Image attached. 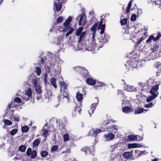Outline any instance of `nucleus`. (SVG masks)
<instances>
[{
    "label": "nucleus",
    "mask_w": 161,
    "mask_h": 161,
    "mask_svg": "<svg viewBox=\"0 0 161 161\" xmlns=\"http://www.w3.org/2000/svg\"><path fill=\"white\" fill-rule=\"evenodd\" d=\"M149 89V86L147 83L144 84V85L143 86H142V90L144 91H147Z\"/></svg>",
    "instance_id": "33"
},
{
    "label": "nucleus",
    "mask_w": 161,
    "mask_h": 161,
    "mask_svg": "<svg viewBox=\"0 0 161 161\" xmlns=\"http://www.w3.org/2000/svg\"><path fill=\"white\" fill-rule=\"evenodd\" d=\"M35 91V94L36 96V98L37 100L40 99L42 97V91L41 86L40 85L33 88Z\"/></svg>",
    "instance_id": "5"
},
{
    "label": "nucleus",
    "mask_w": 161,
    "mask_h": 161,
    "mask_svg": "<svg viewBox=\"0 0 161 161\" xmlns=\"http://www.w3.org/2000/svg\"><path fill=\"white\" fill-rule=\"evenodd\" d=\"M48 154V153L46 151H42L41 152V155L42 157H44Z\"/></svg>",
    "instance_id": "41"
},
{
    "label": "nucleus",
    "mask_w": 161,
    "mask_h": 161,
    "mask_svg": "<svg viewBox=\"0 0 161 161\" xmlns=\"http://www.w3.org/2000/svg\"><path fill=\"white\" fill-rule=\"evenodd\" d=\"M153 103L151 102L147 104H145L144 107L146 108H150L153 106Z\"/></svg>",
    "instance_id": "52"
},
{
    "label": "nucleus",
    "mask_w": 161,
    "mask_h": 161,
    "mask_svg": "<svg viewBox=\"0 0 161 161\" xmlns=\"http://www.w3.org/2000/svg\"><path fill=\"white\" fill-rule=\"evenodd\" d=\"M26 149V147L25 145H21L19 148V150L22 152H24Z\"/></svg>",
    "instance_id": "44"
},
{
    "label": "nucleus",
    "mask_w": 161,
    "mask_h": 161,
    "mask_svg": "<svg viewBox=\"0 0 161 161\" xmlns=\"http://www.w3.org/2000/svg\"><path fill=\"white\" fill-rule=\"evenodd\" d=\"M86 82L88 84L91 85H94L96 82L95 80L90 78L87 79L86 80Z\"/></svg>",
    "instance_id": "23"
},
{
    "label": "nucleus",
    "mask_w": 161,
    "mask_h": 161,
    "mask_svg": "<svg viewBox=\"0 0 161 161\" xmlns=\"http://www.w3.org/2000/svg\"><path fill=\"white\" fill-rule=\"evenodd\" d=\"M74 29L71 26H69L67 27H65L62 31L63 32H66L67 33L65 34V36L67 37L70 34H71L74 31Z\"/></svg>",
    "instance_id": "8"
},
{
    "label": "nucleus",
    "mask_w": 161,
    "mask_h": 161,
    "mask_svg": "<svg viewBox=\"0 0 161 161\" xmlns=\"http://www.w3.org/2000/svg\"><path fill=\"white\" fill-rule=\"evenodd\" d=\"M41 65L40 64H38L36 66H35V72L38 76H39L41 73Z\"/></svg>",
    "instance_id": "17"
},
{
    "label": "nucleus",
    "mask_w": 161,
    "mask_h": 161,
    "mask_svg": "<svg viewBox=\"0 0 161 161\" xmlns=\"http://www.w3.org/2000/svg\"><path fill=\"white\" fill-rule=\"evenodd\" d=\"M106 141H109L113 139L114 137V135L112 133H109L104 136Z\"/></svg>",
    "instance_id": "18"
},
{
    "label": "nucleus",
    "mask_w": 161,
    "mask_h": 161,
    "mask_svg": "<svg viewBox=\"0 0 161 161\" xmlns=\"http://www.w3.org/2000/svg\"><path fill=\"white\" fill-rule=\"evenodd\" d=\"M18 131V129H14L12 130L10 132V134L12 135H14Z\"/></svg>",
    "instance_id": "49"
},
{
    "label": "nucleus",
    "mask_w": 161,
    "mask_h": 161,
    "mask_svg": "<svg viewBox=\"0 0 161 161\" xmlns=\"http://www.w3.org/2000/svg\"><path fill=\"white\" fill-rule=\"evenodd\" d=\"M80 19L79 21V25L84 26L86 22V16L84 14L80 15Z\"/></svg>",
    "instance_id": "9"
},
{
    "label": "nucleus",
    "mask_w": 161,
    "mask_h": 161,
    "mask_svg": "<svg viewBox=\"0 0 161 161\" xmlns=\"http://www.w3.org/2000/svg\"><path fill=\"white\" fill-rule=\"evenodd\" d=\"M86 35V32H83L80 35V37L79 38V42H80V41L83 39L84 37Z\"/></svg>",
    "instance_id": "48"
},
{
    "label": "nucleus",
    "mask_w": 161,
    "mask_h": 161,
    "mask_svg": "<svg viewBox=\"0 0 161 161\" xmlns=\"http://www.w3.org/2000/svg\"><path fill=\"white\" fill-rule=\"evenodd\" d=\"M23 94L22 98L25 101H28L32 98V91L30 88H26Z\"/></svg>",
    "instance_id": "4"
},
{
    "label": "nucleus",
    "mask_w": 161,
    "mask_h": 161,
    "mask_svg": "<svg viewBox=\"0 0 161 161\" xmlns=\"http://www.w3.org/2000/svg\"><path fill=\"white\" fill-rule=\"evenodd\" d=\"M58 149V147L57 145H54L53 146L51 149V151L52 152H53L56 151Z\"/></svg>",
    "instance_id": "43"
},
{
    "label": "nucleus",
    "mask_w": 161,
    "mask_h": 161,
    "mask_svg": "<svg viewBox=\"0 0 161 161\" xmlns=\"http://www.w3.org/2000/svg\"><path fill=\"white\" fill-rule=\"evenodd\" d=\"M128 138L130 141H134L137 140V137L136 136L130 135L128 136Z\"/></svg>",
    "instance_id": "37"
},
{
    "label": "nucleus",
    "mask_w": 161,
    "mask_h": 161,
    "mask_svg": "<svg viewBox=\"0 0 161 161\" xmlns=\"http://www.w3.org/2000/svg\"><path fill=\"white\" fill-rule=\"evenodd\" d=\"M3 122L5 124V125H11L12 124V123L11 121L8 119H3Z\"/></svg>",
    "instance_id": "34"
},
{
    "label": "nucleus",
    "mask_w": 161,
    "mask_h": 161,
    "mask_svg": "<svg viewBox=\"0 0 161 161\" xmlns=\"http://www.w3.org/2000/svg\"><path fill=\"white\" fill-rule=\"evenodd\" d=\"M105 130H102L101 129L96 128L94 129L92 128L90 130L89 134L91 136H93L95 137L97 134Z\"/></svg>",
    "instance_id": "6"
},
{
    "label": "nucleus",
    "mask_w": 161,
    "mask_h": 161,
    "mask_svg": "<svg viewBox=\"0 0 161 161\" xmlns=\"http://www.w3.org/2000/svg\"><path fill=\"white\" fill-rule=\"evenodd\" d=\"M76 98L78 101H81L82 99V95L79 92L76 93Z\"/></svg>",
    "instance_id": "31"
},
{
    "label": "nucleus",
    "mask_w": 161,
    "mask_h": 161,
    "mask_svg": "<svg viewBox=\"0 0 161 161\" xmlns=\"http://www.w3.org/2000/svg\"><path fill=\"white\" fill-rule=\"evenodd\" d=\"M105 25L104 24H102V21H101L99 24L98 29L101 30L100 34L102 35L100 37L99 40H102L104 42H107L108 41V39L109 37L108 35L105 34H103L104 31Z\"/></svg>",
    "instance_id": "2"
},
{
    "label": "nucleus",
    "mask_w": 161,
    "mask_h": 161,
    "mask_svg": "<svg viewBox=\"0 0 161 161\" xmlns=\"http://www.w3.org/2000/svg\"><path fill=\"white\" fill-rule=\"evenodd\" d=\"M131 5H132V2L131 1H130V2H129V3L128 6L126 9V14H128L130 12V8L131 7Z\"/></svg>",
    "instance_id": "32"
},
{
    "label": "nucleus",
    "mask_w": 161,
    "mask_h": 161,
    "mask_svg": "<svg viewBox=\"0 0 161 161\" xmlns=\"http://www.w3.org/2000/svg\"><path fill=\"white\" fill-rule=\"evenodd\" d=\"M110 120L108 119V120H104L103 122V124L104 125H107L110 122Z\"/></svg>",
    "instance_id": "63"
},
{
    "label": "nucleus",
    "mask_w": 161,
    "mask_h": 161,
    "mask_svg": "<svg viewBox=\"0 0 161 161\" xmlns=\"http://www.w3.org/2000/svg\"><path fill=\"white\" fill-rule=\"evenodd\" d=\"M95 99L97 100V102L96 103H92L90 107V109L88 112L90 116H91L92 114L93 113L94 110L96 109L97 105L98 104V99L96 97Z\"/></svg>",
    "instance_id": "7"
},
{
    "label": "nucleus",
    "mask_w": 161,
    "mask_h": 161,
    "mask_svg": "<svg viewBox=\"0 0 161 161\" xmlns=\"http://www.w3.org/2000/svg\"><path fill=\"white\" fill-rule=\"evenodd\" d=\"M67 86L66 84H64V85L60 86V91L62 92V90H67Z\"/></svg>",
    "instance_id": "54"
},
{
    "label": "nucleus",
    "mask_w": 161,
    "mask_h": 161,
    "mask_svg": "<svg viewBox=\"0 0 161 161\" xmlns=\"http://www.w3.org/2000/svg\"><path fill=\"white\" fill-rule=\"evenodd\" d=\"M69 94L67 90H63V92H61V94L58 95V100H59L60 99H63L64 97L68 98L69 97Z\"/></svg>",
    "instance_id": "13"
},
{
    "label": "nucleus",
    "mask_w": 161,
    "mask_h": 161,
    "mask_svg": "<svg viewBox=\"0 0 161 161\" xmlns=\"http://www.w3.org/2000/svg\"><path fill=\"white\" fill-rule=\"evenodd\" d=\"M127 103V99L125 98L124 100H123L122 102V106L123 107L125 106V104H126V103Z\"/></svg>",
    "instance_id": "57"
},
{
    "label": "nucleus",
    "mask_w": 161,
    "mask_h": 161,
    "mask_svg": "<svg viewBox=\"0 0 161 161\" xmlns=\"http://www.w3.org/2000/svg\"><path fill=\"white\" fill-rule=\"evenodd\" d=\"M58 1H57V0H56L54 3V7H55L56 10L57 11H59L60 10L62 6L61 4L59 3Z\"/></svg>",
    "instance_id": "20"
},
{
    "label": "nucleus",
    "mask_w": 161,
    "mask_h": 161,
    "mask_svg": "<svg viewBox=\"0 0 161 161\" xmlns=\"http://www.w3.org/2000/svg\"><path fill=\"white\" fill-rule=\"evenodd\" d=\"M123 155L124 157L127 159H130L133 156L132 153L131 152H125Z\"/></svg>",
    "instance_id": "19"
},
{
    "label": "nucleus",
    "mask_w": 161,
    "mask_h": 161,
    "mask_svg": "<svg viewBox=\"0 0 161 161\" xmlns=\"http://www.w3.org/2000/svg\"><path fill=\"white\" fill-rule=\"evenodd\" d=\"M141 42V38L137 42V43L136 45V54H134L132 56H131L130 58L127 62V64L125 65L126 66V68L128 70L131 69L136 68L137 67V64L138 62L140 61L139 59H138L140 57V47L139 45Z\"/></svg>",
    "instance_id": "1"
},
{
    "label": "nucleus",
    "mask_w": 161,
    "mask_h": 161,
    "mask_svg": "<svg viewBox=\"0 0 161 161\" xmlns=\"http://www.w3.org/2000/svg\"><path fill=\"white\" fill-rule=\"evenodd\" d=\"M32 152L31 149L30 148H28L27 150V151H26L27 155L28 156L30 155L31 154Z\"/></svg>",
    "instance_id": "55"
},
{
    "label": "nucleus",
    "mask_w": 161,
    "mask_h": 161,
    "mask_svg": "<svg viewBox=\"0 0 161 161\" xmlns=\"http://www.w3.org/2000/svg\"><path fill=\"white\" fill-rule=\"evenodd\" d=\"M14 101L18 103H20L21 102V100L20 98L19 97H16L14 99Z\"/></svg>",
    "instance_id": "58"
},
{
    "label": "nucleus",
    "mask_w": 161,
    "mask_h": 161,
    "mask_svg": "<svg viewBox=\"0 0 161 161\" xmlns=\"http://www.w3.org/2000/svg\"><path fill=\"white\" fill-rule=\"evenodd\" d=\"M46 125H45L43 127L42 129V131H44L42 134V136H44L45 137H46L48 135V130H46L45 128V126Z\"/></svg>",
    "instance_id": "27"
},
{
    "label": "nucleus",
    "mask_w": 161,
    "mask_h": 161,
    "mask_svg": "<svg viewBox=\"0 0 161 161\" xmlns=\"http://www.w3.org/2000/svg\"><path fill=\"white\" fill-rule=\"evenodd\" d=\"M127 19H121V23L122 25H125L127 24Z\"/></svg>",
    "instance_id": "51"
},
{
    "label": "nucleus",
    "mask_w": 161,
    "mask_h": 161,
    "mask_svg": "<svg viewBox=\"0 0 161 161\" xmlns=\"http://www.w3.org/2000/svg\"><path fill=\"white\" fill-rule=\"evenodd\" d=\"M63 17H59L57 18V23H60L63 21Z\"/></svg>",
    "instance_id": "53"
},
{
    "label": "nucleus",
    "mask_w": 161,
    "mask_h": 161,
    "mask_svg": "<svg viewBox=\"0 0 161 161\" xmlns=\"http://www.w3.org/2000/svg\"><path fill=\"white\" fill-rule=\"evenodd\" d=\"M161 36V34L160 32L158 33V36L156 37H155L153 35H152L150 36L149 38L147 40L146 42L147 43L151 42L152 40H153V41L156 42L159 39Z\"/></svg>",
    "instance_id": "11"
},
{
    "label": "nucleus",
    "mask_w": 161,
    "mask_h": 161,
    "mask_svg": "<svg viewBox=\"0 0 161 161\" xmlns=\"http://www.w3.org/2000/svg\"><path fill=\"white\" fill-rule=\"evenodd\" d=\"M105 42H104L102 40H99V41L97 44V47L100 48L102 47L103 46L104 43Z\"/></svg>",
    "instance_id": "38"
},
{
    "label": "nucleus",
    "mask_w": 161,
    "mask_h": 161,
    "mask_svg": "<svg viewBox=\"0 0 161 161\" xmlns=\"http://www.w3.org/2000/svg\"><path fill=\"white\" fill-rule=\"evenodd\" d=\"M141 113V108L140 107H137V108L134 111V114H138Z\"/></svg>",
    "instance_id": "42"
},
{
    "label": "nucleus",
    "mask_w": 161,
    "mask_h": 161,
    "mask_svg": "<svg viewBox=\"0 0 161 161\" xmlns=\"http://www.w3.org/2000/svg\"><path fill=\"white\" fill-rule=\"evenodd\" d=\"M118 127L117 126L115 125H111L108 127V128H106V129H108V131L110 132H113L114 133L115 132H116L117 130H118Z\"/></svg>",
    "instance_id": "16"
},
{
    "label": "nucleus",
    "mask_w": 161,
    "mask_h": 161,
    "mask_svg": "<svg viewBox=\"0 0 161 161\" xmlns=\"http://www.w3.org/2000/svg\"><path fill=\"white\" fill-rule=\"evenodd\" d=\"M147 31H145L144 32L143 34L144 35V36H143L142 37L141 39H142V41L144 39L146 38L147 37Z\"/></svg>",
    "instance_id": "60"
},
{
    "label": "nucleus",
    "mask_w": 161,
    "mask_h": 161,
    "mask_svg": "<svg viewBox=\"0 0 161 161\" xmlns=\"http://www.w3.org/2000/svg\"><path fill=\"white\" fill-rule=\"evenodd\" d=\"M81 151L85 152L86 154L88 153V152H89L91 153L92 155H94L95 152L94 147L93 146H91L88 149L86 147H85L84 148H82L81 149Z\"/></svg>",
    "instance_id": "12"
},
{
    "label": "nucleus",
    "mask_w": 161,
    "mask_h": 161,
    "mask_svg": "<svg viewBox=\"0 0 161 161\" xmlns=\"http://www.w3.org/2000/svg\"><path fill=\"white\" fill-rule=\"evenodd\" d=\"M40 85L39 83L38 79L36 78H34L32 80L31 86L32 88L36 87Z\"/></svg>",
    "instance_id": "14"
},
{
    "label": "nucleus",
    "mask_w": 161,
    "mask_h": 161,
    "mask_svg": "<svg viewBox=\"0 0 161 161\" xmlns=\"http://www.w3.org/2000/svg\"><path fill=\"white\" fill-rule=\"evenodd\" d=\"M124 90L128 92H133L136 90V88L133 86L129 85H126L124 87Z\"/></svg>",
    "instance_id": "15"
},
{
    "label": "nucleus",
    "mask_w": 161,
    "mask_h": 161,
    "mask_svg": "<svg viewBox=\"0 0 161 161\" xmlns=\"http://www.w3.org/2000/svg\"><path fill=\"white\" fill-rule=\"evenodd\" d=\"M136 14H132L131 18V20L132 21H135L136 19Z\"/></svg>",
    "instance_id": "59"
},
{
    "label": "nucleus",
    "mask_w": 161,
    "mask_h": 161,
    "mask_svg": "<svg viewBox=\"0 0 161 161\" xmlns=\"http://www.w3.org/2000/svg\"><path fill=\"white\" fill-rule=\"evenodd\" d=\"M98 24L97 23L94 24L91 28V30L93 32H95V30L97 27Z\"/></svg>",
    "instance_id": "45"
},
{
    "label": "nucleus",
    "mask_w": 161,
    "mask_h": 161,
    "mask_svg": "<svg viewBox=\"0 0 161 161\" xmlns=\"http://www.w3.org/2000/svg\"><path fill=\"white\" fill-rule=\"evenodd\" d=\"M50 61V63L51 64L50 68H52L53 66L54 65L55 61V57L54 56L52 57L50 59V60H48Z\"/></svg>",
    "instance_id": "25"
},
{
    "label": "nucleus",
    "mask_w": 161,
    "mask_h": 161,
    "mask_svg": "<svg viewBox=\"0 0 161 161\" xmlns=\"http://www.w3.org/2000/svg\"><path fill=\"white\" fill-rule=\"evenodd\" d=\"M41 142V139L38 138L36 139L34 142L33 143V146L34 147H37L39 145Z\"/></svg>",
    "instance_id": "26"
},
{
    "label": "nucleus",
    "mask_w": 161,
    "mask_h": 161,
    "mask_svg": "<svg viewBox=\"0 0 161 161\" xmlns=\"http://www.w3.org/2000/svg\"><path fill=\"white\" fill-rule=\"evenodd\" d=\"M63 36H59L57 39V41L56 42V43L57 45H61L63 42Z\"/></svg>",
    "instance_id": "24"
},
{
    "label": "nucleus",
    "mask_w": 161,
    "mask_h": 161,
    "mask_svg": "<svg viewBox=\"0 0 161 161\" xmlns=\"http://www.w3.org/2000/svg\"><path fill=\"white\" fill-rule=\"evenodd\" d=\"M13 119L16 122H18L19 121V119L18 116H13Z\"/></svg>",
    "instance_id": "62"
},
{
    "label": "nucleus",
    "mask_w": 161,
    "mask_h": 161,
    "mask_svg": "<svg viewBox=\"0 0 161 161\" xmlns=\"http://www.w3.org/2000/svg\"><path fill=\"white\" fill-rule=\"evenodd\" d=\"M157 97V95H154L153 96L151 95L148 97L147 98L146 101L147 102H149L151 101L152 100L154 99Z\"/></svg>",
    "instance_id": "29"
},
{
    "label": "nucleus",
    "mask_w": 161,
    "mask_h": 161,
    "mask_svg": "<svg viewBox=\"0 0 161 161\" xmlns=\"http://www.w3.org/2000/svg\"><path fill=\"white\" fill-rule=\"evenodd\" d=\"M122 111L125 113H129L133 110L130 107L126 106L123 108Z\"/></svg>",
    "instance_id": "21"
},
{
    "label": "nucleus",
    "mask_w": 161,
    "mask_h": 161,
    "mask_svg": "<svg viewBox=\"0 0 161 161\" xmlns=\"http://www.w3.org/2000/svg\"><path fill=\"white\" fill-rule=\"evenodd\" d=\"M46 58L45 57L42 58L40 60V63L42 64H43L45 62H46Z\"/></svg>",
    "instance_id": "56"
},
{
    "label": "nucleus",
    "mask_w": 161,
    "mask_h": 161,
    "mask_svg": "<svg viewBox=\"0 0 161 161\" xmlns=\"http://www.w3.org/2000/svg\"><path fill=\"white\" fill-rule=\"evenodd\" d=\"M21 130L22 132H26L28 131L29 128L28 126H24L22 127Z\"/></svg>",
    "instance_id": "36"
},
{
    "label": "nucleus",
    "mask_w": 161,
    "mask_h": 161,
    "mask_svg": "<svg viewBox=\"0 0 161 161\" xmlns=\"http://www.w3.org/2000/svg\"><path fill=\"white\" fill-rule=\"evenodd\" d=\"M51 83L54 87L56 88L57 87L56 85V79L53 77L51 79Z\"/></svg>",
    "instance_id": "28"
},
{
    "label": "nucleus",
    "mask_w": 161,
    "mask_h": 161,
    "mask_svg": "<svg viewBox=\"0 0 161 161\" xmlns=\"http://www.w3.org/2000/svg\"><path fill=\"white\" fill-rule=\"evenodd\" d=\"M159 46L158 45H154L153 48V51H157L158 48Z\"/></svg>",
    "instance_id": "61"
},
{
    "label": "nucleus",
    "mask_w": 161,
    "mask_h": 161,
    "mask_svg": "<svg viewBox=\"0 0 161 161\" xmlns=\"http://www.w3.org/2000/svg\"><path fill=\"white\" fill-rule=\"evenodd\" d=\"M56 69H57V70L56 69H55V73L56 74H58L61 72L60 68L59 66H57Z\"/></svg>",
    "instance_id": "50"
},
{
    "label": "nucleus",
    "mask_w": 161,
    "mask_h": 161,
    "mask_svg": "<svg viewBox=\"0 0 161 161\" xmlns=\"http://www.w3.org/2000/svg\"><path fill=\"white\" fill-rule=\"evenodd\" d=\"M105 86V84L103 82L99 81L97 83L96 86L101 87L104 86Z\"/></svg>",
    "instance_id": "46"
},
{
    "label": "nucleus",
    "mask_w": 161,
    "mask_h": 161,
    "mask_svg": "<svg viewBox=\"0 0 161 161\" xmlns=\"http://www.w3.org/2000/svg\"><path fill=\"white\" fill-rule=\"evenodd\" d=\"M74 69L76 71L79 72L80 73L84 79L88 77V72L85 68L80 66H77L75 67Z\"/></svg>",
    "instance_id": "3"
},
{
    "label": "nucleus",
    "mask_w": 161,
    "mask_h": 161,
    "mask_svg": "<svg viewBox=\"0 0 161 161\" xmlns=\"http://www.w3.org/2000/svg\"><path fill=\"white\" fill-rule=\"evenodd\" d=\"M31 158H35L36 156V152L35 150H33L31 153Z\"/></svg>",
    "instance_id": "47"
},
{
    "label": "nucleus",
    "mask_w": 161,
    "mask_h": 161,
    "mask_svg": "<svg viewBox=\"0 0 161 161\" xmlns=\"http://www.w3.org/2000/svg\"><path fill=\"white\" fill-rule=\"evenodd\" d=\"M159 84H157L153 86L149 91L150 93L152 94V96L154 95H158V92H157V91L159 89Z\"/></svg>",
    "instance_id": "10"
},
{
    "label": "nucleus",
    "mask_w": 161,
    "mask_h": 161,
    "mask_svg": "<svg viewBox=\"0 0 161 161\" xmlns=\"http://www.w3.org/2000/svg\"><path fill=\"white\" fill-rule=\"evenodd\" d=\"M128 147L129 148H132L137 147V145L136 143L129 144Z\"/></svg>",
    "instance_id": "39"
},
{
    "label": "nucleus",
    "mask_w": 161,
    "mask_h": 161,
    "mask_svg": "<svg viewBox=\"0 0 161 161\" xmlns=\"http://www.w3.org/2000/svg\"><path fill=\"white\" fill-rule=\"evenodd\" d=\"M118 94L119 95H124V93L121 90H118Z\"/></svg>",
    "instance_id": "64"
},
{
    "label": "nucleus",
    "mask_w": 161,
    "mask_h": 161,
    "mask_svg": "<svg viewBox=\"0 0 161 161\" xmlns=\"http://www.w3.org/2000/svg\"><path fill=\"white\" fill-rule=\"evenodd\" d=\"M63 137L64 142L67 141L69 140V134H68L64 135Z\"/></svg>",
    "instance_id": "40"
},
{
    "label": "nucleus",
    "mask_w": 161,
    "mask_h": 161,
    "mask_svg": "<svg viewBox=\"0 0 161 161\" xmlns=\"http://www.w3.org/2000/svg\"><path fill=\"white\" fill-rule=\"evenodd\" d=\"M83 29V27H80L75 32L76 35L77 36H79L81 32L82 31Z\"/></svg>",
    "instance_id": "35"
},
{
    "label": "nucleus",
    "mask_w": 161,
    "mask_h": 161,
    "mask_svg": "<svg viewBox=\"0 0 161 161\" xmlns=\"http://www.w3.org/2000/svg\"><path fill=\"white\" fill-rule=\"evenodd\" d=\"M72 19V17L71 16H69L68 17V19L66 20L65 22L64 23L63 25L65 27L69 26L68 25L71 22Z\"/></svg>",
    "instance_id": "22"
},
{
    "label": "nucleus",
    "mask_w": 161,
    "mask_h": 161,
    "mask_svg": "<svg viewBox=\"0 0 161 161\" xmlns=\"http://www.w3.org/2000/svg\"><path fill=\"white\" fill-rule=\"evenodd\" d=\"M111 159L110 161H120V159L119 157H117L116 155H115V156L112 155L111 156Z\"/></svg>",
    "instance_id": "30"
}]
</instances>
